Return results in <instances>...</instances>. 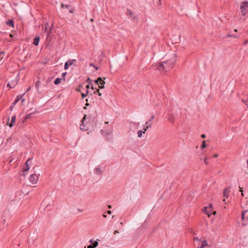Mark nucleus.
<instances>
[{"mask_svg":"<svg viewBox=\"0 0 248 248\" xmlns=\"http://www.w3.org/2000/svg\"><path fill=\"white\" fill-rule=\"evenodd\" d=\"M176 61V54L174 53L173 58L171 59L167 60L162 63H158L157 68L161 71L169 70L174 66Z\"/></svg>","mask_w":248,"mask_h":248,"instance_id":"f257e3e1","label":"nucleus"},{"mask_svg":"<svg viewBox=\"0 0 248 248\" xmlns=\"http://www.w3.org/2000/svg\"><path fill=\"white\" fill-rule=\"evenodd\" d=\"M240 10L241 15L245 16L248 12V2H242L240 4Z\"/></svg>","mask_w":248,"mask_h":248,"instance_id":"f03ea898","label":"nucleus"},{"mask_svg":"<svg viewBox=\"0 0 248 248\" xmlns=\"http://www.w3.org/2000/svg\"><path fill=\"white\" fill-rule=\"evenodd\" d=\"M75 10L74 8L70 5L63 4V12L64 13L69 12L70 13H73Z\"/></svg>","mask_w":248,"mask_h":248,"instance_id":"7ed1b4c3","label":"nucleus"},{"mask_svg":"<svg viewBox=\"0 0 248 248\" xmlns=\"http://www.w3.org/2000/svg\"><path fill=\"white\" fill-rule=\"evenodd\" d=\"M76 62L75 59H70L65 62L64 66V68L65 70L68 69L70 66H72L74 63Z\"/></svg>","mask_w":248,"mask_h":248,"instance_id":"20e7f679","label":"nucleus"},{"mask_svg":"<svg viewBox=\"0 0 248 248\" xmlns=\"http://www.w3.org/2000/svg\"><path fill=\"white\" fill-rule=\"evenodd\" d=\"M241 218L245 222L243 223V225H246L248 223V210L242 212Z\"/></svg>","mask_w":248,"mask_h":248,"instance_id":"39448f33","label":"nucleus"},{"mask_svg":"<svg viewBox=\"0 0 248 248\" xmlns=\"http://www.w3.org/2000/svg\"><path fill=\"white\" fill-rule=\"evenodd\" d=\"M95 83L97 84L100 89H103L104 88V84L105 82L102 79V78L99 77L95 81Z\"/></svg>","mask_w":248,"mask_h":248,"instance_id":"423d86ee","label":"nucleus"},{"mask_svg":"<svg viewBox=\"0 0 248 248\" xmlns=\"http://www.w3.org/2000/svg\"><path fill=\"white\" fill-rule=\"evenodd\" d=\"M38 180V177L37 175L35 174H32L31 175L29 178V180L31 183L32 184H35L37 183Z\"/></svg>","mask_w":248,"mask_h":248,"instance_id":"0eeeda50","label":"nucleus"},{"mask_svg":"<svg viewBox=\"0 0 248 248\" xmlns=\"http://www.w3.org/2000/svg\"><path fill=\"white\" fill-rule=\"evenodd\" d=\"M197 241H199V243H201L200 248H205V247H209L208 245L207 242L206 240H203L201 241L198 238H196Z\"/></svg>","mask_w":248,"mask_h":248,"instance_id":"6e6552de","label":"nucleus"},{"mask_svg":"<svg viewBox=\"0 0 248 248\" xmlns=\"http://www.w3.org/2000/svg\"><path fill=\"white\" fill-rule=\"evenodd\" d=\"M204 211L206 215L210 217L212 215V205H210L209 207H204Z\"/></svg>","mask_w":248,"mask_h":248,"instance_id":"1a4fd4ad","label":"nucleus"},{"mask_svg":"<svg viewBox=\"0 0 248 248\" xmlns=\"http://www.w3.org/2000/svg\"><path fill=\"white\" fill-rule=\"evenodd\" d=\"M94 173L96 175H101L102 173L101 167L98 166L96 168H95L94 170Z\"/></svg>","mask_w":248,"mask_h":248,"instance_id":"9d476101","label":"nucleus"},{"mask_svg":"<svg viewBox=\"0 0 248 248\" xmlns=\"http://www.w3.org/2000/svg\"><path fill=\"white\" fill-rule=\"evenodd\" d=\"M16 115H14L11 118V122L9 123V121L7 122V125H8L10 127H12L16 121ZM9 120V118L8 119V121Z\"/></svg>","mask_w":248,"mask_h":248,"instance_id":"9b49d317","label":"nucleus"},{"mask_svg":"<svg viewBox=\"0 0 248 248\" xmlns=\"http://www.w3.org/2000/svg\"><path fill=\"white\" fill-rule=\"evenodd\" d=\"M230 192V190L229 187L225 188L223 191V197L228 198L229 196Z\"/></svg>","mask_w":248,"mask_h":248,"instance_id":"f8f14e48","label":"nucleus"},{"mask_svg":"<svg viewBox=\"0 0 248 248\" xmlns=\"http://www.w3.org/2000/svg\"><path fill=\"white\" fill-rule=\"evenodd\" d=\"M168 120L172 124H173L175 122V117L173 115L170 114L168 115Z\"/></svg>","mask_w":248,"mask_h":248,"instance_id":"ddd939ff","label":"nucleus"},{"mask_svg":"<svg viewBox=\"0 0 248 248\" xmlns=\"http://www.w3.org/2000/svg\"><path fill=\"white\" fill-rule=\"evenodd\" d=\"M17 82V81L16 80L12 81L11 82L8 83L7 86L11 88H13L16 85Z\"/></svg>","mask_w":248,"mask_h":248,"instance_id":"4468645a","label":"nucleus"},{"mask_svg":"<svg viewBox=\"0 0 248 248\" xmlns=\"http://www.w3.org/2000/svg\"><path fill=\"white\" fill-rule=\"evenodd\" d=\"M100 132H101V134L102 135H103L104 136H107V135H110L112 133V129H111L107 132H106L103 130H101L100 131Z\"/></svg>","mask_w":248,"mask_h":248,"instance_id":"2eb2a0df","label":"nucleus"},{"mask_svg":"<svg viewBox=\"0 0 248 248\" xmlns=\"http://www.w3.org/2000/svg\"><path fill=\"white\" fill-rule=\"evenodd\" d=\"M153 124V123H151V124H149L148 125H144L143 127V129L144 130L143 133L145 132V131L148 129L149 128H151L152 127V125Z\"/></svg>","mask_w":248,"mask_h":248,"instance_id":"dca6fc26","label":"nucleus"},{"mask_svg":"<svg viewBox=\"0 0 248 248\" xmlns=\"http://www.w3.org/2000/svg\"><path fill=\"white\" fill-rule=\"evenodd\" d=\"M40 38L39 37H35L33 40V44L35 46H38Z\"/></svg>","mask_w":248,"mask_h":248,"instance_id":"f3484780","label":"nucleus"},{"mask_svg":"<svg viewBox=\"0 0 248 248\" xmlns=\"http://www.w3.org/2000/svg\"><path fill=\"white\" fill-rule=\"evenodd\" d=\"M30 168L29 167V166H24L22 170V171L24 173L23 175H24L25 174V173H27L29 170H30Z\"/></svg>","mask_w":248,"mask_h":248,"instance_id":"a211bd4d","label":"nucleus"},{"mask_svg":"<svg viewBox=\"0 0 248 248\" xmlns=\"http://www.w3.org/2000/svg\"><path fill=\"white\" fill-rule=\"evenodd\" d=\"M90 242L91 243V245L93 246L94 248H95L98 246V243L97 241H94L93 242V240L91 239Z\"/></svg>","mask_w":248,"mask_h":248,"instance_id":"6ab92c4d","label":"nucleus"},{"mask_svg":"<svg viewBox=\"0 0 248 248\" xmlns=\"http://www.w3.org/2000/svg\"><path fill=\"white\" fill-rule=\"evenodd\" d=\"M21 97H22V96H20V95H18L16 97V98L15 100V101L13 103V105H15L18 102V101L21 98Z\"/></svg>","mask_w":248,"mask_h":248,"instance_id":"aec40b11","label":"nucleus"},{"mask_svg":"<svg viewBox=\"0 0 248 248\" xmlns=\"http://www.w3.org/2000/svg\"><path fill=\"white\" fill-rule=\"evenodd\" d=\"M62 79L60 78H56L54 81V84H58L61 82Z\"/></svg>","mask_w":248,"mask_h":248,"instance_id":"412c9836","label":"nucleus"},{"mask_svg":"<svg viewBox=\"0 0 248 248\" xmlns=\"http://www.w3.org/2000/svg\"><path fill=\"white\" fill-rule=\"evenodd\" d=\"M7 25L11 26L12 27H14V22L13 20H9L7 22Z\"/></svg>","mask_w":248,"mask_h":248,"instance_id":"4be33fe9","label":"nucleus"},{"mask_svg":"<svg viewBox=\"0 0 248 248\" xmlns=\"http://www.w3.org/2000/svg\"><path fill=\"white\" fill-rule=\"evenodd\" d=\"M142 133H143V131H142V130H139L138 131V136L139 137V138H140L142 136Z\"/></svg>","mask_w":248,"mask_h":248,"instance_id":"5701e85b","label":"nucleus"},{"mask_svg":"<svg viewBox=\"0 0 248 248\" xmlns=\"http://www.w3.org/2000/svg\"><path fill=\"white\" fill-rule=\"evenodd\" d=\"M30 166H31L30 158H29L26 162L25 166H29V167L30 168Z\"/></svg>","mask_w":248,"mask_h":248,"instance_id":"b1692460","label":"nucleus"},{"mask_svg":"<svg viewBox=\"0 0 248 248\" xmlns=\"http://www.w3.org/2000/svg\"><path fill=\"white\" fill-rule=\"evenodd\" d=\"M88 93V91H86L85 93H81V95H82V98H84V97H86L87 96Z\"/></svg>","mask_w":248,"mask_h":248,"instance_id":"393cba45","label":"nucleus"},{"mask_svg":"<svg viewBox=\"0 0 248 248\" xmlns=\"http://www.w3.org/2000/svg\"><path fill=\"white\" fill-rule=\"evenodd\" d=\"M242 101L244 103L247 107H248V99L247 100L242 99Z\"/></svg>","mask_w":248,"mask_h":248,"instance_id":"a878e982","label":"nucleus"},{"mask_svg":"<svg viewBox=\"0 0 248 248\" xmlns=\"http://www.w3.org/2000/svg\"><path fill=\"white\" fill-rule=\"evenodd\" d=\"M206 147L205 141L203 140L201 145V148H204Z\"/></svg>","mask_w":248,"mask_h":248,"instance_id":"bb28decb","label":"nucleus"},{"mask_svg":"<svg viewBox=\"0 0 248 248\" xmlns=\"http://www.w3.org/2000/svg\"><path fill=\"white\" fill-rule=\"evenodd\" d=\"M32 113L28 114L25 117V119H28L31 118Z\"/></svg>","mask_w":248,"mask_h":248,"instance_id":"cd10ccee","label":"nucleus"},{"mask_svg":"<svg viewBox=\"0 0 248 248\" xmlns=\"http://www.w3.org/2000/svg\"><path fill=\"white\" fill-rule=\"evenodd\" d=\"M89 65L91 67H93L94 68H95L96 70H97L98 69V67L96 66L93 63H91L89 64Z\"/></svg>","mask_w":248,"mask_h":248,"instance_id":"c85d7f7f","label":"nucleus"},{"mask_svg":"<svg viewBox=\"0 0 248 248\" xmlns=\"http://www.w3.org/2000/svg\"><path fill=\"white\" fill-rule=\"evenodd\" d=\"M227 36L229 37H233V38H237V37H238V36L237 35H232V34H228L227 35Z\"/></svg>","mask_w":248,"mask_h":248,"instance_id":"c756f323","label":"nucleus"},{"mask_svg":"<svg viewBox=\"0 0 248 248\" xmlns=\"http://www.w3.org/2000/svg\"><path fill=\"white\" fill-rule=\"evenodd\" d=\"M86 82H87L88 83V84H91L92 83V80H91V79L90 78H88L86 80Z\"/></svg>","mask_w":248,"mask_h":248,"instance_id":"7c9ffc66","label":"nucleus"},{"mask_svg":"<svg viewBox=\"0 0 248 248\" xmlns=\"http://www.w3.org/2000/svg\"><path fill=\"white\" fill-rule=\"evenodd\" d=\"M96 92L98 93V94L99 96H101L102 95V93L100 92L99 89H97Z\"/></svg>","mask_w":248,"mask_h":248,"instance_id":"2f4dec72","label":"nucleus"},{"mask_svg":"<svg viewBox=\"0 0 248 248\" xmlns=\"http://www.w3.org/2000/svg\"><path fill=\"white\" fill-rule=\"evenodd\" d=\"M39 84H40V81H37L35 83L36 87H38V86H39Z\"/></svg>","mask_w":248,"mask_h":248,"instance_id":"473e14b6","label":"nucleus"},{"mask_svg":"<svg viewBox=\"0 0 248 248\" xmlns=\"http://www.w3.org/2000/svg\"><path fill=\"white\" fill-rule=\"evenodd\" d=\"M247 44H248V40H246L244 41L243 44H244V45H246Z\"/></svg>","mask_w":248,"mask_h":248,"instance_id":"72a5a7b5","label":"nucleus"},{"mask_svg":"<svg viewBox=\"0 0 248 248\" xmlns=\"http://www.w3.org/2000/svg\"><path fill=\"white\" fill-rule=\"evenodd\" d=\"M154 117H155V116L154 115H152L151 116V118L149 119V122L152 121V120L154 119Z\"/></svg>","mask_w":248,"mask_h":248,"instance_id":"f704fd0d","label":"nucleus"},{"mask_svg":"<svg viewBox=\"0 0 248 248\" xmlns=\"http://www.w3.org/2000/svg\"><path fill=\"white\" fill-rule=\"evenodd\" d=\"M90 84H88V85L86 86V88L87 89L86 91H88V89L90 88Z\"/></svg>","mask_w":248,"mask_h":248,"instance_id":"c9c22d12","label":"nucleus"},{"mask_svg":"<svg viewBox=\"0 0 248 248\" xmlns=\"http://www.w3.org/2000/svg\"><path fill=\"white\" fill-rule=\"evenodd\" d=\"M151 123H152V122L151 121V122H149V121H148V122H146V123H145V125H148L149 124H151Z\"/></svg>","mask_w":248,"mask_h":248,"instance_id":"e433bc0d","label":"nucleus"},{"mask_svg":"<svg viewBox=\"0 0 248 248\" xmlns=\"http://www.w3.org/2000/svg\"><path fill=\"white\" fill-rule=\"evenodd\" d=\"M207 157H205L204 158V162H205V163L206 164H207V161H206V160H207Z\"/></svg>","mask_w":248,"mask_h":248,"instance_id":"4c0bfd02","label":"nucleus"},{"mask_svg":"<svg viewBox=\"0 0 248 248\" xmlns=\"http://www.w3.org/2000/svg\"><path fill=\"white\" fill-rule=\"evenodd\" d=\"M88 248H94L91 244L88 246Z\"/></svg>","mask_w":248,"mask_h":248,"instance_id":"58836bf2","label":"nucleus"},{"mask_svg":"<svg viewBox=\"0 0 248 248\" xmlns=\"http://www.w3.org/2000/svg\"><path fill=\"white\" fill-rule=\"evenodd\" d=\"M66 74V73H63V80L65 79L64 77H65Z\"/></svg>","mask_w":248,"mask_h":248,"instance_id":"ea45409f","label":"nucleus"},{"mask_svg":"<svg viewBox=\"0 0 248 248\" xmlns=\"http://www.w3.org/2000/svg\"><path fill=\"white\" fill-rule=\"evenodd\" d=\"M239 188H240V191L241 192V194H242V195L243 196H244V195H243V190H242V188H241L240 186H239Z\"/></svg>","mask_w":248,"mask_h":248,"instance_id":"a19ab883","label":"nucleus"},{"mask_svg":"<svg viewBox=\"0 0 248 248\" xmlns=\"http://www.w3.org/2000/svg\"><path fill=\"white\" fill-rule=\"evenodd\" d=\"M201 137H202V138H205V134H202V135H201Z\"/></svg>","mask_w":248,"mask_h":248,"instance_id":"79ce46f5","label":"nucleus"},{"mask_svg":"<svg viewBox=\"0 0 248 248\" xmlns=\"http://www.w3.org/2000/svg\"><path fill=\"white\" fill-rule=\"evenodd\" d=\"M15 105H13V104L12 105V106L10 107V109L11 110H12L14 107Z\"/></svg>","mask_w":248,"mask_h":248,"instance_id":"37998d69","label":"nucleus"},{"mask_svg":"<svg viewBox=\"0 0 248 248\" xmlns=\"http://www.w3.org/2000/svg\"><path fill=\"white\" fill-rule=\"evenodd\" d=\"M218 156V155L217 154H215L213 156L214 157H217Z\"/></svg>","mask_w":248,"mask_h":248,"instance_id":"c03bdc74","label":"nucleus"},{"mask_svg":"<svg viewBox=\"0 0 248 248\" xmlns=\"http://www.w3.org/2000/svg\"><path fill=\"white\" fill-rule=\"evenodd\" d=\"M119 233V232L118 231H115L114 232V234H116V233Z\"/></svg>","mask_w":248,"mask_h":248,"instance_id":"a18cd8bd","label":"nucleus"},{"mask_svg":"<svg viewBox=\"0 0 248 248\" xmlns=\"http://www.w3.org/2000/svg\"><path fill=\"white\" fill-rule=\"evenodd\" d=\"M107 213H108V214H110L111 213V211H108L107 212Z\"/></svg>","mask_w":248,"mask_h":248,"instance_id":"49530a36","label":"nucleus"},{"mask_svg":"<svg viewBox=\"0 0 248 248\" xmlns=\"http://www.w3.org/2000/svg\"><path fill=\"white\" fill-rule=\"evenodd\" d=\"M30 90H31V87H29L27 91L28 92V91H30Z\"/></svg>","mask_w":248,"mask_h":248,"instance_id":"de8ad7c7","label":"nucleus"},{"mask_svg":"<svg viewBox=\"0 0 248 248\" xmlns=\"http://www.w3.org/2000/svg\"><path fill=\"white\" fill-rule=\"evenodd\" d=\"M216 211H214V212H213V214L215 215V214H216Z\"/></svg>","mask_w":248,"mask_h":248,"instance_id":"09e8293b","label":"nucleus"},{"mask_svg":"<svg viewBox=\"0 0 248 248\" xmlns=\"http://www.w3.org/2000/svg\"><path fill=\"white\" fill-rule=\"evenodd\" d=\"M103 217H107V216H106V215H103Z\"/></svg>","mask_w":248,"mask_h":248,"instance_id":"8fccbe9b","label":"nucleus"},{"mask_svg":"<svg viewBox=\"0 0 248 248\" xmlns=\"http://www.w3.org/2000/svg\"><path fill=\"white\" fill-rule=\"evenodd\" d=\"M46 25H45V26H46ZM45 30H46V31H47V28H46V27H45Z\"/></svg>","mask_w":248,"mask_h":248,"instance_id":"3c124183","label":"nucleus"},{"mask_svg":"<svg viewBox=\"0 0 248 248\" xmlns=\"http://www.w3.org/2000/svg\"><path fill=\"white\" fill-rule=\"evenodd\" d=\"M108 207V208H109V209H110V208H111V205H109Z\"/></svg>","mask_w":248,"mask_h":248,"instance_id":"603ef678","label":"nucleus"},{"mask_svg":"<svg viewBox=\"0 0 248 248\" xmlns=\"http://www.w3.org/2000/svg\"><path fill=\"white\" fill-rule=\"evenodd\" d=\"M234 31L235 32H237V29H235V30H234Z\"/></svg>","mask_w":248,"mask_h":248,"instance_id":"864d4df0","label":"nucleus"},{"mask_svg":"<svg viewBox=\"0 0 248 248\" xmlns=\"http://www.w3.org/2000/svg\"><path fill=\"white\" fill-rule=\"evenodd\" d=\"M24 100H25V99H23L22 100V102H23L24 101Z\"/></svg>","mask_w":248,"mask_h":248,"instance_id":"5fc2aeb1","label":"nucleus"},{"mask_svg":"<svg viewBox=\"0 0 248 248\" xmlns=\"http://www.w3.org/2000/svg\"><path fill=\"white\" fill-rule=\"evenodd\" d=\"M247 166H248V159L247 160Z\"/></svg>","mask_w":248,"mask_h":248,"instance_id":"6e6d98bb","label":"nucleus"},{"mask_svg":"<svg viewBox=\"0 0 248 248\" xmlns=\"http://www.w3.org/2000/svg\"><path fill=\"white\" fill-rule=\"evenodd\" d=\"M78 210L79 211H80V212H82V210H80V209H78Z\"/></svg>","mask_w":248,"mask_h":248,"instance_id":"4d7b16f0","label":"nucleus"},{"mask_svg":"<svg viewBox=\"0 0 248 248\" xmlns=\"http://www.w3.org/2000/svg\"><path fill=\"white\" fill-rule=\"evenodd\" d=\"M2 59V57H0V61Z\"/></svg>","mask_w":248,"mask_h":248,"instance_id":"13d9d810","label":"nucleus"},{"mask_svg":"<svg viewBox=\"0 0 248 248\" xmlns=\"http://www.w3.org/2000/svg\"><path fill=\"white\" fill-rule=\"evenodd\" d=\"M77 91H78V92H80V89H78V90H77Z\"/></svg>","mask_w":248,"mask_h":248,"instance_id":"bf43d9fd","label":"nucleus"},{"mask_svg":"<svg viewBox=\"0 0 248 248\" xmlns=\"http://www.w3.org/2000/svg\"><path fill=\"white\" fill-rule=\"evenodd\" d=\"M1 54H3V52H1L0 54V56L1 55Z\"/></svg>","mask_w":248,"mask_h":248,"instance_id":"052dcab7","label":"nucleus"},{"mask_svg":"<svg viewBox=\"0 0 248 248\" xmlns=\"http://www.w3.org/2000/svg\"><path fill=\"white\" fill-rule=\"evenodd\" d=\"M86 106H88V105H89V104L87 103H86Z\"/></svg>","mask_w":248,"mask_h":248,"instance_id":"680f3d73","label":"nucleus"},{"mask_svg":"<svg viewBox=\"0 0 248 248\" xmlns=\"http://www.w3.org/2000/svg\"><path fill=\"white\" fill-rule=\"evenodd\" d=\"M13 36V35L12 34H10V37H12Z\"/></svg>","mask_w":248,"mask_h":248,"instance_id":"e2e57ef3","label":"nucleus"},{"mask_svg":"<svg viewBox=\"0 0 248 248\" xmlns=\"http://www.w3.org/2000/svg\"><path fill=\"white\" fill-rule=\"evenodd\" d=\"M92 89L93 90V89H94V88H93V86H92Z\"/></svg>","mask_w":248,"mask_h":248,"instance_id":"0e129e2a","label":"nucleus"},{"mask_svg":"<svg viewBox=\"0 0 248 248\" xmlns=\"http://www.w3.org/2000/svg\"><path fill=\"white\" fill-rule=\"evenodd\" d=\"M223 202H225V199H223Z\"/></svg>","mask_w":248,"mask_h":248,"instance_id":"69168bd1","label":"nucleus"}]
</instances>
